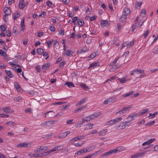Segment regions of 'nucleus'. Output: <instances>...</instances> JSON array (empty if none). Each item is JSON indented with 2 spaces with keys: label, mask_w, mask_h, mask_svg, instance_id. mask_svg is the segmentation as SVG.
Instances as JSON below:
<instances>
[{
  "label": "nucleus",
  "mask_w": 158,
  "mask_h": 158,
  "mask_svg": "<svg viewBox=\"0 0 158 158\" xmlns=\"http://www.w3.org/2000/svg\"><path fill=\"white\" fill-rule=\"evenodd\" d=\"M14 100L15 101L20 102L22 101V98L19 97H18L15 98L14 99Z\"/></svg>",
  "instance_id": "45"
},
{
  "label": "nucleus",
  "mask_w": 158,
  "mask_h": 158,
  "mask_svg": "<svg viewBox=\"0 0 158 158\" xmlns=\"http://www.w3.org/2000/svg\"><path fill=\"white\" fill-rule=\"evenodd\" d=\"M53 40H51L49 41H48L46 42V43H47V44L49 47V48L52 47V42H53Z\"/></svg>",
  "instance_id": "46"
},
{
  "label": "nucleus",
  "mask_w": 158,
  "mask_h": 158,
  "mask_svg": "<svg viewBox=\"0 0 158 158\" xmlns=\"http://www.w3.org/2000/svg\"><path fill=\"white\" fill-rule=\"evenodd\" d=\"M66 136L65 135V133H64V132H63L61 134V135L60 136L58 137V138L59 139H62L63 138L65 137Z\"/></svg>",
  "instance_id": "57"
},
{
  "label": "nucleus",
  "mask_w": 158,
  "mask_h": 158,
  "mask_svg": "<svg viewBox=\"0 0 158 158\" xmlns=\"http://www.w3.org/2000/svg\"><path fill=\"white\" fill-rule=\"evenodd\" d=\"M63 149V146L61 145H58L57 146L53 148V151H60V150Z\"/></svg>",
  "instance_id": "18"
},
{
  "label": "nucleus",
  "mask_w": 158,
  "mask_h": 158,
  "mask_svg": "<svg viewBox=\"0 0 158 158\" xmlns=\"http://www.w3.org/2000/svg\"><path fill=\"white\" fill-rule=\"evenodd\" d=\"M142 2H136L135 3V7L136 8H138V7H140L142 4Z\"/></svg>",
  "instance_id": "34"
},
{
  "label": "nucleus",
  "mask_w": 158,
  "mask_h": 158,
  "mask_svg": "<svg viewBox=\"0 0 158 158\" xmlns=\"http://www.w3.org/2000/svg\"><path fill=\"white\" fill-rule=\"evenodd\" d=\"M96 54L95 52H93L92 54H91L89 56V58H91V59L94 58L96 57Z\"/></svg>",
  "instance_id": "49"
},
{
  "label": "nucleus",
  "mask_w": 158,
  "mask_h": 158,
  "mask_svg": "<svg viewBox=\"0 0 158 158\" xmlns=\"http://www.w3.org/2000/svg\"><path fill=\"white\" fill-rule=\"evenodd\" d=\"M150 32V31L148 29L145 32L144 34H143V36L144 39H145L147 38L148 35L149 33Z\"/></svg>",
  "instance_id": "37"
},
{
  "label": "nucleus",
  "mask_w": 158,
  "mask_h": 158,
  "mask_svg": "<svg viewBox=\"0 0 158 158\" xmlns=\"http://www.w3.org/2000/svg\"><path fill=\"white\" fill-rule=\"evenodd\" d=\"M96 17L97 16H91L90 18L89 19L91 21H93L94 20L96 19Z\"/></svg>",
  "instance_id": "64"
},
{
  "label": "nucleus",
  "mask_w": 158,
  "mask_h": 158,
  "mask_svg": "<svg viewBox=\"0 0 158 158\" xmlns=\"http://www.w3.org/2000/svg\"><path fill=\"white\" fill-rule=\"evenodd\" d=\"M100 151H98L96 152L95 153H93L89 155L91 156V158L93 156H96L98 154H99L100 153Z\"/></svg>",
  "instance_id": "51"
},
{
  "label": "nucleus",
  "mask_w": 158,
  "mask_h": 158,
  "mask_svg": "<svg viewBox=\"0 0 158 158\" xmlns=\"http://www.w3.org/2000/svg\"><path fill=\"white\" fill-rule=\"evenodd\" d=\"M20 15L18 11H16L13 15V18L14 20H15L16 19L17 17H19L20 16Z\"/></svg>",
  "instance_id": "27"
},
{
  "label": "nucleus",
  "mask_w": 158,
  "mask_h": 158,
  "mask_svg": "<svg viewBox=\"0 0 158 158\" xmlns=\"http://www.w3.org/2000/svg\"><path fill=\"white\" fill-rule=\"evenodd\" d=\"M86 51V50L85 49V48H83L77 51V53H82Z\"/></svg>",
  "instance_id": "39"
},
{
  "label": "nucleus",
  "mask_w": 158,
  "mask_h": 158,
  "mask_svg": "<svg viewBox=\"0 0 158 158\" xmlns=\"http://www.w3.org/2000/svg\"><path fill=\"white\" fill-rule=\"evenodd\" d=\"M80 85L85 90H87L89 89L88 86L85 84H81Z\"/></svg>",
  "instance_id": "32"
},
{
  "label": "nucleus",
  "mask_w": 158,
  "mask_h": 158,
  "mask_svg": "<svg viewBox=\"0 0 158 158\" xmlns=\"http://www.w3.org/2000/svg\"><path fill=\"white\" fill-rule=\"evenodd\" d=\"M100 65V63L98 62L93 63L90 64L89 66V67L88 69H89L90 68H92L93 69H94L95 67L99 66Z\"/></svg>",
  "instance_id": "5"
},
{
  "label": "nucleus",
  "mask_w": 158,
  "mask_h": 158,
  "mask_svg": "<svg viewBox=\"0 0 158 158\" xmlns=\"http://www.w3.org/2000/svg\"><path fill=\"white\" fill-rule=\"evenodd\" d=\"M134 92V91H132L130 92L129 93H127L126 94H124L121 97L122 98H125L127 97L130 96Z\"/></svg>",
  "instance_id": "31"
},
{
  "label": "nucleus",
  "mask_w": 158,
  "mask_h": 158,
  "mask_svg": "<svg viewBox=\"0 0 158 158\" xmlns=\"http://www.w3.org/2000/svg\"><path fill=\"white\" fill-rule=\"evenodd\" d=\"M50 30L52 32H54L56 30L55 27L54 26H51L49 27Z\"/></svg>",
  "instance_id": "52"
},
{
  "label": "nucleus",
  "mask_w": 158,
  "mask_h": 158,
  "mask_svg": "<svg viewBox=\"0 0 158 158\" xmlns=\"http://www.w3.org/2000/svg\"><path fill=\"white\" fill-rule=\"evenodd\" d=\"M137 72L139 73L140 74H142V73H143L144 71L143 70H142L140 69H135L134 70H133L131 73V75H133L135 74L134 72Z\"/></svg>",
  "instance_id": "12"
},
{
  "label": "nucleus",
  "mask_w": 158,
  "mask_h": 158,
  "mask_svg": "<svg viewBox=\"0 0 158 158\" xmlns=\"http://www.w3.org/2000/svg\"><path fill=\"white\" fill-rule=\"evenodd\" d=\"M86 106H83L82 107H80L79 108H77V109H76V110H74V111L76 112H78L79 111L82 110L83 109H84L85 108H86Z\"/></svg>",
  "instance_id": "33"
},
{
  "label": "nucleus",
  "mask_w": 158,
  "mask_h": 158,
  "mask_svg": "<svg viewBox=\"0 0 158 158\" xmlns=\"http://www.w3.org/2000/svg\"><path fill=\"white\" fill-rule=\"evenodd\" d=\"M9 116V115L8 114H0V117H3V118H7Z\"/></svg>",
  "instance_id": "53"
},
{
  "label": "nucleus",
  "mask_w": 158,
  "mask_h": 158,
  "mask_svg": "<svg viewBox=\"0 0 158 158\" xmlns=\"http://www.w3.org/2000/svg\"><path fill=\"white\" fill-rule=\"evenodd\" d=\"M28 143H21L18 144L17 145V147L19 148L23 147L27 148L28 147Z\"/></svg>",
  "instance_id": "13"
},
{
  "label": "nucleus",
  "mask_w": 158,
  "mask_h": 158,
  "mask_svg": "<svg viewBox=\"0 0 158 158\" xmlns=\"http://www.w3.org/2000/svg\"><path fill=\"white\" fill-rule=\"evenodd\" d=\"M6 124L7 125H9L10 126H15V123L13 121L7 122L6 123Z\"/></svg>",
  "instance_id": "38"
},
{
  "label": "nucleus",
  "mask_w": 158,
  "mask_h": 158,
  "mask_svg": "<svg viewBox=\"0 0 158 158\" xmlns=\"http://www.w3.org/2000/svg\"><path fill=\"white\" fill-rule=\"evenodd\" d=\"M117 98V96H113L108 99L109 103H113L114 102Z\"/></svg>",
  "instance_id": "9"
},
{
  "label": "nucleus",
  "mask_w": 158,
  "mask_h": 158,
  "mask_svg": "<svg viewBox=\"0 0 158 158\" xmlns=\"http://www.w3.org/2000/svg\"><path fill=\"white\" fill-rule=\"evenodd\" d=\"M93 126L94 124L92 123H89L87 125V127H85V130H87L88 129H91Z\"/></svg>",
  "instance_id": "30"
},
{
  "label": "nucleus",
  "mask_w": 158,
  "mask_h": 158,
  "mask_svg": "<svg viewBox=\"0 0 158 158\" xmlns=\"http://www.w3.org/2000/svg\"><path fill=\"white\" fill-rule=\"evenodd\" d=\"M84 122L83 121V120H82L81 122H79L77 124L75 125V126L77 127H81L83 124Z\"/></svg>",
  "instance_id": "41"
},
{
  "label": "nucleus",
  "mask_w": 158,
  "mask_h": 158,
  "mask_svg": "<svg viewBox=\"0 0 158 158\" xmlns=\"http://www.w3.org/2000/svg\"><path fill=\"white\" fill-rule=\"evenodd\" d=\"M46 126L50 127L51 126V123L49 121H47L46 122Z\"/></svg>",
  "instance_id": "61"
},
{
  "label": "nucleus",
  "mask_w": 158,
  "mask_h": 158,
  "mask_svg": "<svg viewBox=\"0 0 158 158\" xmlns=\"http://www.w3.org/2000/svg\"><path fill=\"white\" fill-rule=\"evenodd\" d=\"M131 10L127 8H125L123 10V14L126 15L127 16L130 14Z\"/></svg>",
  "instance_id": "10"
},
{
  "label": "nucleus",
  "mask_w": 158,
  "mask_h": 158,
  "mask_svg": "<svg viewBox=\"0 0 158 158\" xmlns=\"http://www.w3.org/2000/svg\"><path fill=\"white\" fill-rule=\"evenodd\" d=\"M107 129H104L101 131H100L99 132L98 134L99 135H104L107 132Z\"/></svg>",
  "instance_id": "25"
},
{
  "label": "nucleus",
  "mask_w": 158,
  "mask_h": 158,
  "mask_svg": "<svg viewBox=\"0 0 158 158\" xmlns=\"http://www.w3.org/2000/svg\"><path fill=\"white\" fill-rule=\"evenodd\" d=\"M122 119V118L120 117L118 118H117L115 119H114V121L115 122V124L117 123H118L119 121H121Z\"/></svg>",
  "instance_id": "47"
},
{
  "label": "nucleus",
  "mask_w": 158,
  "mask_h": 158,
  "mask_svg": "<svg viewBox=\"0 0 158 158\" xmlns=\"http://www.w3.org/2000/svg\"><path fill=\"white\" fill-rule=\"evenodd\" d=\"M47 117L49 118L54 117V112L52 111H50L47 112L45 114V117Z\"/></svg>",
  "instance_id": "3"
},
{
  "label": "nucleus",
  "mask_w": 158,
  "mask_h": 158,
  "mask_svg": "<svg viewBox=\"0 0 158 158\" xmlns=\"http://www.w3.org/2000/svg\"><path fill=\"white\" fill-rule=\"evenodd\" d=\"M155 123V121H153L152 122H150V123H148L146 124L145 125V126H151V125Z\"/></svg>",
  "instance_id": "55"
},
{
  "label": "nucleus",
  "mask_w": 158,
  "mask_h": 158,
  "mask_svg": "<svg viewBox=\"0 0 158 158\" xmlns=\"http://www.w3.org/2000/svg\"><path fill=\"white\" fill-rule=\"evenodd\" d=\"M26 57H27V56L26 55H25V54H23L21 56V59L23 60H24L26 59Z\"/></svg>",
  "instance_id": "62"
},
{
  "label": "nucleus",
  "mask_w": 158,
  "mask_h": 158,
  "mask_svg": "<svg viewBox=\"0 0 158 158\" xmlns=\"http://www.w3.org/2000/svg\"><path fill=\"white\" fill-rule=\"evenodd\" d=\"M79 140L78 136H77L73 138V139H71L70 140V142H73L77 140Z\"/></svg>",
  "instance_id": "50"
},
{
  "label": "nucleus",
  "mask_w": 158,
  "mask_h": 158,
  "mask_svg": "<svg viewBox=\"0 0 158 158\" xmlns=\"http://www.w3.org/2000/svg\"><path fill=\"white\" fill-rule=\"evenodd\" d=\"M82 120H83V121L84 122H88L90 121L91 120V119L90 118V115H89L86 117L83 118L82 119Z\"/></svg>",
  "instance_id": "23"
},
{
  "label": "nucleus",
  "mask_w": 158,
  "mask_h": 158,
  "mask_svg": "<svg viewBox=\"0 0 158 158\" xmlns=\"http://www.w3.org/2000/svg\"><path fill=\"white\" fill-rule=\"evenodd\" d=\"M77 23L80 26H82L84 24V22L81 19H79L77 21Z\"/></svg>",
  "instance_id": "22"
},
{
  "label": "nucleus",
  "mask_w": 158,
  "mask_h": 158,
  "mask_svg": "<svg viewBox=\"0 0 158 158\" xmlns=\"http://www.w3.org/2000/svg\"><path fill=\"white\" fill-rule=\"evenodd\" d=\"M74 119L69 120L66 122V123L68 124H72L74 123Z\"/></svg>",
  "instance_id": "44"
},
{
  "label": "nucleus",
  "mask_w": 158,
  "mask_h": 158,
  "mask_svg": "<svg viewBox=\"0 0 158 158\" xmlns=\"http://www.w3.org/2000/svg\"><path fill=\"white\" fill-rule=\"evenodd\" d=\"M4 12L5 13L4 16H7L10 15L11 11L8 7H5L4 9Z\"/></svg>",
  "instance_id": "4"
},
{
  "label": "nucleus",
  "mask_w": 158,
  "mask_h": 158,
  "mask_svg": "<svg viewBox=\"0 0 158 158\" xmlns=\"http://www.w3.org/2000/svg\"><path fill=\"white\" fill-rule=\"evenodd\" d=\"M146 15V11L145 10H142L140 13V15L143 17H145Z\"/></svg>",
  "instance_id": "42"
},
{
  "label": "nucleus",
  "mask_w": 158,
  "mask_h": 158,
  "mask_svg": "<svg viewBox=\"0 0 158 158\" xmlns=\"http://www.w3.org/2000/svg\"><path fill=\"white\" fill-rule=\"evenodd\" d=\"M24 2V0H20L19 1V7L20 9H23L25 7Z\"/></svg>",
  "instance_id": "11"
},
{
  "label": "nucleus",
  "mask_w": 158,
  "mask_h": 158,
  "mask_svg": "<svg viewBox=\"0 0 158 158\" xmlns=\"http://www.w3.org/2000/svg\"><path fill=\"white\" fill-rule=\"evenodd\" d=\"M127 17V16L126 15L123 14V15L121 16L120 18V20L121 22H123L125 21Z\"/></svg>",
  "instance_id": "17"
},
{
  "label": "nucleus",
  "mask_w": 158,
  "mask_h": 158,
  "mask_svg": "<svg viewBox=\"0 0 158 158\" xmlns=\"http://www.w3.org/2000/svg\"><path fill=\"white\" fill-rule=\"evenodd\" d=\"M3 111L7 113H9L10 112V107H6L2 109Z\"/></svg>",
  "instance_id": "24"
},
{
  "label": "nucleus",
  "mask_w": 158,
  "mask_h": 158,
  "mask_svg": "<svg viewBox=\"0 0 158 158\" xmlns=\"http://www.w3.org/2000/svg\"><path fill=\"white\" fill-rule=\"evenodd\" d=\"M0 55L2 56H6L7 58V55L6 52H4L2 50L0 49Z\"/></svg>",
  "instance_id": "43"
},
{
  "label": "nucleus",
  "mask_w": 158,
  "mask_h": 158,
  "mask_svg": "<svg viewBox=\"0 0 158 158\" xmlns=\"http://www.w3.org/2000/svg\"><path fill=\"white\" fill-rule=\"evenodd\" d=\"M147 152V151H146L143 152H141L135 154L131 155V158H137L141 157L143 156Z\"/></svg>",
  "instance_id": "2"
},
{
  "label": "nucleus",
  "mask_w": 158,
  "mask_h": 158,
  "mask_svg": "<svg viewBox=\"0 0 158 158\" xmlns=\"http://www.w3.org/2000/svg\"><path fill=\"white\" fill-rule=\"evenodd\" d=\"M107 125H111L114 124H115V122L114 121V119L111 120L107 122Z\"/></svg>",
  "instance_id": "40"
},
{
  "label": "nucleus",
  "mask_w": 158,
  "mask_h": 158,
  "mask_svg": "<svg viewBox=\"0 0 158 158\" xmlns=\"http://www.w3.org/2000/svg\"><path fill=\"white\" fill-rule=\"evenodd\" d=\"M129 44L128 43V42L127 41L126 42H125V43H124L122 45V48H123V47L128 45Z\"/></svg>",
  "instance_id": "58"
},
{
  "label": "nucleus",
  "mask_w": 158,
  "mask_h": 158,
  "mask_svg": "<svg viewBox=\"0 0 158 158\" xmlns=\"http://www.w3.org/2000/svg\"><path fill=\"white\" fill-rule=\"evenodd\" d=\"M5 71L8 76L10 78H11L14 77V75H13V74H12V73L11 72V71L10 70H5Z\"/></svg>",
  "instance_id": "16"
},
{
  "label": "nucleus",
  "mask_w": 158,
  "mask_h": 158,
  "mask_svg": "<svg viewBox=\"0 0 158 158\" xmlns=\"http://www.w3.org/2000/svg\"><path fill=\"white\" fill-rule=\"evenodd\" d=\"M94 114L96 118L100 116L101 115V113L100 112H95L94 113Z\"/></svg>",
  "instance_id": "48"
},
{
  "label": "nucleus",
  "mask_w": 158,
  "mask_h": 158,
  "mask_svg": "<svg viewBox=\"0 0 158 158\" xmlns=\"http://www.w3.org/2000/svg\"><path fill=\"white\" fill-rule=\"evenodd\" d=\"M44 35V33L43 32H39L37 34V36L39 37H41Z\"/></svg>",
  "instance_id": "60"
},
{
  "label": "nucleus",
  "mask_w": 158,
  "mask_h": 158,
  "mask_svg": "<svg viewBox=\"0 0 158 158\" xmlns=\"http://www.w3.org/2000/svg\"><path fill=\"white\" fill-rule=\"evenodd\" d=\"M51 66L50 63H46L44 64L42 68L43 70H45L48 69Z\"/></svg>",
  "instance_id": "14"
},
{
  "label": "nucleus",
  "mask_w": 158,
  "mask_h": 158,
  "mask_svg": "<svg viewBox=\"0 0 158 158\" xmlns=\"http://www.w3.org/2000/svg\"><path fill=\"white\" fill-rule=\"evenodd\" d=\"M123 148H124L123 147L120 146L112 150L113 151H114V153L118 152H120L123 151L124 150Z\"/></svg>",
  "instance_id": "8"
},
{
  "label": "nucleus",
  "mask_w": 158,
  "mask_h": 158,
  "mask_svg": "<svg viewBox=\"0 0 158 158\" xmlns=\"http://www.w3.org/2000/svg\"><path fill=\"white\" fill-rule=\"evenodd\" d=\"M44 146H41L40 148H38L36 150H35L34 152H40L44 150Z\"/></svg>",
  "instance_id": "28"
},
{
  "label": "nucleus",
  "mask_w": 158,
  "mask_h": 158,
  "mask_svg": "<svg viewBox=\"0 0 158 158\" xmlns=\"http://www.w3.org/2000/svg\"><path fill=\"white\" fill-rule=\"evenodd\" d=\"M126 127V125H125L124 123H120L118 127V129H124Z\"/></svg>",
  "instance_id": "19"
},
{
  "label": "nucleus",
  "mask_w": 158,
  "mask_h": 158,
  "mask_svg": "<svg viewBox=\"0 0 158 158\" xmlns=\"http://www.w3.org/2000/svg\"><path fill=\"white\" fill-rule=\"evenodd\" d=\"M7 35L8 37H10L11 36V33L10 31L9 30L6 31Z\"/></svg>",
  "instance_id": "63"
},
{
  "label": "nucleus",
  "mask_w": 158,
  "mask_h": 158,
  "mask_svg": "<svg viewBox=\"0 0 158 158\" xmlns=\"http://www.w3.org/2000/svg\"><path fill=\"white\" fill-rule=\"evenodd\" d=\"M120 82L122 84L125 83L126 82V79L125 77H122L119 79Z\"/></svg>",
  "instance_id": "36"
},
{
  "label": "nucleus",
  "mask_w": 158,
  "mask_h": 158,
  "mask_svg": "<svg viewBox=\"0 0 158 158\" xmlns=\"http://www.w3.org/2000/svg\"><path fill=\"white\" fill-rule=\"evenodd\" d=\"M0 28L1 31L2 32L4 31L6 29V27H5V26L4 25L1 26Z\"/></svg>",
  "instance_id": "56"
},
{
  "label": "nucleus",
  "mask_w": 158,
  "mask_h": 158,
  "mask_svg": "<svg viewBox=\"0 0 158 158\" xmlns=\"http://www.w3.org/2000/svg\"><path fill=\"white\" fill-rule=\"evenodd\" d=\"M13 33L15 35H17L19 33V30L17 27H14L12 29Z\"/></svg>",
  "instance_id": "15"
},
{
  "label": "nucleus",
  "mask_w": 158,
  "mask_h": 158,
  "mask_svg": "<svg viewBox=\"0 0 158 158\" xmlns=\"http://www.w3.org/2000/svg\"><path fill=\"white\" fill-rule=\"evenodd\" d=\"M78 20L77 17H73V23L74 24L76 25L75 22L77 20Z\"/></svg>",
  "instance_id": "59"
},
{
  "label": "nucleus",
  "mask_w": 158,
  "mask_h": 158,
  "mask_svg": "<svg viewBox=\"0 0 158 158\" xmlns=\"http://www.w3.org/2000/svg\"><path fill=\"white\" fill-rule=\"evenodd\" d=\"M65 53L66 55L67 56H68L71 55H72L74 53V52L72 51L68 50L65 51Z\"/></svg>",
  "instance_id": "21"
},
{
  "label": "nucleus",
  "mask_w": 158,
  "mask_h": 158,
  "mask_svg": "<svg viewBox=\"0 0 158 158\" xmlns=\"http://www.w3.org/2000/svg\"><path fill=\"white\" fill-rule=\"evenodd\" d=\"M149 110V109L146 108L143 109V111L141 112V114H144L147 112H148Z\"/></svg>",
  "instance_id": "54"
},
{
  "label": "nucleus",
  "mask_w": 158,
  "mask_h": 158,
  "mask_svg": "<svg viewBox=\"0 0 158 158\" xmlns=\"http://www.w3.org/2000/svg\"><path fill=\"white\" fill-rule=\"evenodd\" d=\"M131 108L130 106H128L127 107H125L122 108L117 113V114H119L120 115H122L124 114L126 112L128 111Z\"/></svg>",
  "instance_id": "1"
},
{
  "label": "nucleus",
  "mask_w": 158,
  "mask_h": 158,
  "mask_svg": "<svg viewBox=\"0 0 158 158\" xmlns=\"http://www.w3.org/2000/svg\"><path fill=\"white\" fill-rule=\"evenodd\" d=\"M15 86L18 91H20L22 89V88L19 86V84L17 82L15 83Z\"/></svg>",
  "instance_id": "20"
},
{
  "label": "nucleus",
  "mask_w": 158,
  "mask_h": 158,
  "mask_svg": "<svg viewBox=\"0 0 158 158\" xmlns=\"http://www.w3.org/2000/svg\"><path fill=\"white\" fill-rule=\"evenodd\" d=\"M87 101V98H85L81 99L80 101L77 104V106H79L81 105V104L84 103L85 101Z\"/></svg>",
  "instance_id": "26"
},
{
  "label": "nucleus",
  "mask_w": 158,
  "mask_h": 158,
  "mask_svg": "<svg viewBox=\"0 0 158 158\" xmlns=\"http://www.w3.org/2000/svg\"><path fill=\"white\" fill-rule=\"evenodd\" d=\"M44 52L43 50L41 48H38L37 49V53L39 55H41L42 54V53Z\"/></svg>",
  "instance_id": "35"
},
{
  "label": "nucleus",
  "mask_w": 158,
  "mask_h": 158,
  "mask_svg": "<svg viewBox=\"0 0 158 158\" xmlns=\"http://www.w3.org/2000/svg\"><path fill=\"white\" fill-rule=\"evenodd\" d=\"M110 22L106 20L102 21L101 22V24L102 27H104L106 26H108L110 24Z\"/></svg>",
  "instance_id": "6"
},
{
  "label": "nucleus",
  "mask_w": 158,
  "mask_h": 158,
  "mask_svg": "<svg viewBox=\"0 0 158 158\" xmlns=\"http://www.w3.org/2000/svg\"><path fill=\"white\" fill-rule=\"evenodd\" d=\"M65 85H67L70 88L75 86L73 84V83L70 82H66L65 83Z\"/></svg>",
  "instance_id": "29"
},
{
  "label": "nucleus",
  "mask_w": 158,
  "mask_h": 158,
  "mask_svg": "<svg viewBox=\"0 0 158 158\" xmlns=\"http://www.w3.org/2000/svg\"><path fill=\"white\" fill-rule=\"evenodd\" d=\"M113 152L114 151H113L112 150H110L109 151L102 154L101 155V156L104 157L107 156H109L111 154L114 153Z\"/></svg>",
  "instance_id": "7"
}]
</instances>
